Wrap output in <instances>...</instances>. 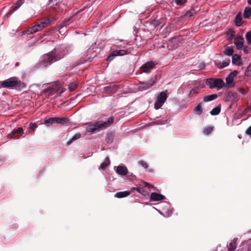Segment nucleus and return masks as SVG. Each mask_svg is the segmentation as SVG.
Masks as SVG:
<instances>
[{"label":"nucleus","mask_w":251,"mask_h":251,"mask_svg":"<svg viewBox=\"0 0 251 251\" xmlns=\"http://www.w3.org/2000/svg\"><path fill=\"white\" fill-rule=\"evenodd\" d=\"M0 87L5 88H15L18 91H21L26 86L25 82H22L17 77H12L4 81L0 82Z\"/></svg>","instance_id":"f257e3e1"},{"label":"nucleus","mask_w":251,"mask_h":251,"mask_svg":"<svg viewBox=\"0 0 251 251\" xmlns=\"http://www.w3.org/2000/svg\"><path fill=\"white\" fill-rule=\"evenodd\" d=\"M114 122V118L112 117L108 118V119L103 123L96 122L94 124H90L86 127V131L87 132L95 133L101 130L105 129Z\"/></svg>","instance_id":"f03ea898"},{"label":"nucleus","mask_w":251,"mask_h":251,"mask_svg":"<svg viewBox=\"0 0 251 251\" xmlns=\"http://www.w3.org/2000/svg\"><path fill=\"white\" fill-rule=\"evenodd\" d=\"M168 98L167 91H163L158 93L156 96V100L154 104V108L159 109L165 102Z\"/></svg>","instance_id":"7ed1b4c3"},{"label":"nucleus","mask_w":251,"mask_h":251,"mask_svg":"<svg viewBox=\"0 0 251 251\" xmlns=\"http://www.w3.org/2000/svg\"><path fill=\"white\" fill-rule=\"evenodd\" d=\"M63 1V0H49V4L57 12H62L66 9L65 3Z\"/></svg>","instance_id":"20e7f679"},{"label":"nucleus","mask_w":251,"mask_h":251,"mask_svg":"<svg viewBox=\"0 0 251 251\" xmlns=\"http://www.w3.org/2000/svg\"><path fill=\"white\" fill-rule=\"evenodd\" d=\"M156 78L151 77L148 81L140 82L138 87L139 90L143 91L151 88L155 83Z\"/></svg>","instance_id":"39448f33"},{"label":"nucleus","mask_w":251,"mask_h":251,"mask_svg":"<svg viewBox=\"0 0 251 251\" xmlns=\"http://www.w3.org/2000/svg\"><path fill=\"white\" fill-rule=\"evenodd\" d=\"M207 84L210 89L217 88L221 89L225 86V83L221 79L210 78L207 80Z\"/></svg>","instance_id":"423d86ee"},{"label":"nucleus","mask_w":251,"mask_h":251,"mask_svg":"<svg viewBox=\"0 0 251 251\" xmlns=\"http://www.w3.org/2000/svg\"><path fill=\"white\" fill-rule=\"evenodd\" d=\"M52 51H53V55L55 56L56 61L63 58L68 53V51L64 47L54 49Z\"/></svg>","instance_id":"0eeeda50"},{"label":"nucleus","mask_w":251,"mask_h":251,"mask_svg":"<svg viewBox=\"0 0 251 251\" xmlns=\"http://www.w3.org/2000/svg\"><path fill=\"white\" fill-rule=\"evenodd\" d=\"M56 61L55 56L53 55V51H52L49 53L45 54L42 60V63L45 67Z\"/></svg>","instance_id":"6e6552de"},{"label":"nucleus","mask_w":251,"mask_h":251,"mask_svg":"<svg viewBox=\"0 0 251 251\" xmlns=\"http://www.w3.org/2000/svg\"><path fill=\"white\" fill-rule=\"evenodd\" d=\"M129 51L126 50H115L113 51L107 57V60L111 61L118 56H123L129 53Z\"/></svg>","instance_id":"1a4fd4ad"},{"label":"nucleus","mask_w":251,"mask_h":251,"mask_svg":"<svg viewBox=\"0 0 251 251\" xmlns=\"http://www.w3.org/2000/svg\"><path fill=\"white\" fill-rule=\"evenodd\" d=\"M155 64L152 61H148L141 67V71L145 73H149L153 68Z\"/></svg>","instance_id":"9d476101"},{"label":"nucleus","mask_w":251,"mask_h":251,"mask_svg":"<svg viewBox=\"0 0 251 251\" xmlns=\"http://www.w3.org/2000/svg\"><path fill=\"white\" fill-rule=\"evenodd\" d=\"M24 2V0H18L14 5L10 8L9 12L6 15H10L17 10Z\"/></svg>","instance_id":"9b49d317"},{"label":"nucleus","mask_w":251,"mask_h":251,"mask_svg":"<svg viewBox=\"0 0 251 251\" xmlns=\"http://www.w3.org/2000/svg\"><path fill=\"white\" fill-rule=\"evenodd\" d=\"M165 199V197L156 193H152L150 196L151 201H155Z\"/></svg>","instance_id":"f8f14e48"},{"label":"nucleus","mask_w":251,"mask_h":251,"mask_svg":"<svg viewBox=\"0 0 251 251\" xmlns=\"http://www.w3.org/2000/svg\"><path fill=\"white\" fill-rule=\"evenodd\" d=\"M168 47L170 50L176 49L178 46V40L176 38H172L169 40L168 43Z\"/></svg>","instance_id":"ddd939ff"},{"label":"nucleus","mask_w":251,"mask_h":251,"mask_svg":"<svg viewBox=\"0 0 251 251\" xmlns=\"http://www.w3.org/2000/svg\"><path fill=\"white\" fill-rule=\"evenodd\" d=\"M42 29L40 28V25H39V24H37L29 27L25 32L26 33V34H30L34 33H35L37 31H40Z\"/></svg>","instance_id":"4468645a"},{"label":"nucleus","mask_w":251,"mask_h":251,"mask_svg":"<svg viewBox=\"0 0 251 251\" xmlns=\"http://www.w3.org/2000/svg\"><path fill=\"white\" fill-rule=\"evenodd\" d=\"M116 173L121 176H126L128 173V170L126 166H118L117 167Z\"/></svg>","instance_id":"2eb2a0df"},{"label":"nucleus","mask_w":251,"mask_h":251,"mask_svg":"<svg viewBox=\"0 0 251 251\" xmlns=\"http://www.w3.org/2000/svg\"><path fill=\"white\" fill-rule=\"evenodd\" d=\"M87 55L86 56L85 61H91L92 59L96 56V53L93 50V49L90 48L87 51Z\"/></svg>","instance_id":"dca6fc26"},{"label":"nucleus","mask_w":251,"mask_h":251,"mask_svg":"<svg viewBox=\"0 0 251 251\" xmlns=\"http://www.w3.org/2000/svg\"><path fill=\"white\" fill-rule=\"evenodd\" d=\"M234 44L238 50L242 49L244 44V38L241 36L236 38L234 40Z\"/></svg>","instance_id":"f3484780"},{"label":"nucleus","mask_w":251,"mask_h":251,"mask_svg":"<svg viewBox=\"0 0 251 251\" xmlns=\"http://www.w3.org/2000/svg\"><path fill=\"white\" fill-rule=\"evenodd\" d=\"M232 62L234 65L240 66L242 65L241 57L239 55L235 54L232 57Z\"/></svg>","instance_id":"a211bd4d"},{"label":"nucleus","mask_w":251,"mask_h":251,"mask_svg":"<svg viewBox=\"0 0 251 251\" xmlns=\"http://www.w3.org/2000/svg\"><path fill=\"white\" fill-rule=\"evenodd\" d=\"M203 85H201V84H200L199 86H197L195 87H194L190 91L189 94V97H192L194 95L198 94L200 92L201 89L203 88Z\"/></svg>","instance_id":"6ab92c4d"},{"label":"nucleus","mask_w":251,"mask_h":251,"mask_svg":"<svg viewBox=\"0 0 251 251\" xmlns=\"http://www.w3.org/2000/svg\"><path fill=\"white\" fill-rule=\"evenodd\" d=\"M130 193V192L128 191L119 192L115 194V197L118 198H123L129 196Z\"/></svg>","instance_id":"aec40b11"},{"label":"nucleus","mask_w":251,"mask_h":251,"mask_svg":"<svg viewBox=\"0 0 251 251\" xmlns=\"http://www.w3.org/2000/svg\"><path fill=\"white\" fill-rule=\"evenodd\" d=\"M217 97L218 96L217 94H212L211 95L207 96L203 98V101L204 102L210 101L216 99Z\"/></svg>","instance_id":"412c9836"},{"label":"nucleus","mask_w":251,"mask_h":251,"mask_svg":"<svg viewBox=\"0 0 251 251\" xmlns=\"http://www.w3.org/2000/svg\"><path fill=\"white\" fill-rule=\"evenodd\" d=\"M75 19V16L73 15L68 18L65 19L62 22V24L63 26H67V25H69L71 22L74 21V20Z\"/></svg>","instance_id":"4be33fe9"},{"label":"nucleus","mask_w":251,"mask_h":251,"mask_svg":"<svg viewBox=\"0 0 251 251\" xmlns=\"http://www.w3.org/2000/svg\"><path fill=\"white\" fill-rule=\"evenodd\" d=\"M234 23L236 26H239L242 24V19L240 14H237L235 18Z\"/></svg>","instance_id":"5701e85b"},{"label":"nucleus","mask_w":251,"mask_h":251,"mask_svg":"<svg viewBox=\"0 0 251 251\" xmlns=\"http://www.w3.org/2000/svg\"><path fill=\"white\" fill-rule=\"evenodd\" d=\"M54 119V123L57 124H64L67 123L69 121L68 119L65 118H59V117H55Z\"/></svg>","instance_id":"b1692460"},{"label":"nucleus","mask_w":251,"mask_h":251,"mask_svg":"<svg viewBox=\"0 0 251 251\" xmlns=\"http://www.w3.org/2000/svg\"><path fill=\"white\" fill-rule=\"evenodd\" d=\"M230 63V60L229 59H226L223 61L221 63H219L217 64V66L220 69L224 68L226 67H227Z\"/></svg>","instance_id":"393cba45"},{"label":"nucleus","mask_w":251,"mask_h":251,"mask_svg":"<svg viewBox=\"0 0 251 251\" xmlns=\"http://www.w3.org/2000/svg\"><path fill=\"white\" fill-rule=\"evenodd\" d=\"M133 189L135 190L141 194L142 195H143L144 196H146L148 195V194H149V193L147 191H146V190H145L143 188H142L141 187H133Z\"/></svg>","instance_id":"a878e982"},{"label":"nucleus","mask_w":251,"mask_h":251,"mask_svg":"<svg viewBox=\"0 0 251 251\" xmlns=\"http://www.w3.org/2000/svg\"><path fill=\"white\" fill-rule=\"evenodd\" d=\"M194 112L198 115H201L202 113V103H200L194 109Z\"/></svg>","instance_id":"bb28decb"},{"label":"nucleus","mask_w":251,"mask_h":251,"mask_svg":"<svg viewBox=\"0 0 251 251\" xmlns=\"http://www.w3.org/2000/svg\"><path fill=\"white\" fill-rule=\"evenodd\" d=\"M220 111L221 106L220 105H219L213 108L210 113L211 115H217L220 113Z\"/></svg>","instance_id":"cd10ccee"},{"label":"nucleus","mask_w":251,"mask_h":251,"mask_svg":"<svg viewBox=\"0 0 251 251\" xmlns=\"http://www.w3.org/2000/svg\"><path fill=\"white\" fill-rule=\"evenodd\" d=\"M243 15L245 18H248L250 17L251 16V8L246 7L244 11Z\"/></svg>","instance_id":"c85d7f7f"},{"label":"nucleus","mask_w":251,"mask_h":251,"mask_svg":"<svg viewBox=\"0 0 251 251\" xmlns=\"http://www.w3.org/2000/svg\"><path fill=\"white\" fill-rule=\"evenodd\" d=\"M237 238H234L233 240L231 241V242L229 244V248L231 250H234L236 247V242L237 241Z\"/></svg>","instance_id":"c756f323"},{"label":"nucleus","mask_w":251,"mask_h":251,"mask_svg":"<svg viewBox=\"0 0 251 251\" xmlns=\"http://www.w3.org/2000/svg\"><path fill=\"white\" fill-rule=\"evenodd\" d=\"M233 51L232 47H228L225 49V53L228 56H230L233 54Z\"/></svg>","instance_id":"7c9ffc66"},{"label":"nucleus","mask_w":251,"mask_h":251,"mask_svg":"<svg viewBox=\"0 0 251 251\" xmlns=\"http://www.w3.org/2000/svg\"><path fill=\"white\" fill-rule=\"evenodd\" d=\"M50 20L49 19L46 20L44 21L41 22L40 23H38L40 25V28L42 29L43 28L46 27L50 24Z\"/></svg>","instance_id":"2f4dec72"},{"label":"nucleus","mask_w":251,"mask_h":251,"mask_svg":"<svg viewBox=\"0 0 251 251\" xmlns=\"http://www.w3.org/2000/svg\"><path fill=\"white\" fill-rule=\"evenodd\" d=\"M195 12H196L195 9H191L186 12L184 16L186 17L190 18L195 13Z\"/></svg>","instance_id":"473e14b6"},{"label":"nucleus","mask_w":251,"mask_h":251,"mask_svg":"<svg viewBox=\"0 0 251 251\" xmlns=\"http://www.w3.org/2000/svg\"><path fill=\"white\" fill-rule=\"evenodd\" d=\"M81 136V135L80 133H76L75 134L68 142V144L70 145L74 141L78 139Z\"/></svg>","instance_id":"72a5a7b5"},{"label":"nucleus","mask_w":251,"mask_h":251,"mask_svg":"<svg viewBox=\"0 0 251 251\" xmlns=\"http://www.w3.org/2000/svg\"><path fill=\"white\" fill-rule=\"evenodd\" d=\"M53 123H54V118H49V119L46 120L44 122V124L48 126H50Z\"/></svg>","instance_id":"f704fd0d"},{"label":"nucleus","mask_w":251,"mask_h":251,"mask_svg":"<svg viewBox=\"0 0 251 251\" xmlns=\"http://www.w3.org/2000/svg\"><path fill=\"white\" fill-rule=\"evenodd\" d=\"M245 37H246V39L247 43L249 45H251V30L247 32L246 33Z\"/></svg>","instance_id":"c9c22d12"},{"label":"nucleus","mask_w":251,"mask_h":251,"mask_svg":"<svg viewBox=\"0 0 251 251\" xmlns=\"http://www.w3.org/2000/svg\"><path fill=\"white\" fill-rule=\"evenodd\" d=\"M77 85L75 82H72L69 84V88L70 91H73L76 88Z\"/></svg>","instance_id":"e433bc0d"},{"label":"nucleus","mask_w":251,"mask_h":251,"mask_svg":"<svg viewBox=\"0 0 251 251\" xmlns=\"http://www.w3.org/2000/svg\"><path fill=\"white\" fill-rule=\"evenodd\" d=\"M138 164L141 165L143 168L147 169L148 167V164L144 161L141 160L138 162Z\"/></svg>","instance_id":"4c0bfd02"},{"label":"nucleus","mask_w":251,"mask_h":251,"mask_svg":"<svg viewBox=\"0 0 251 251\" xmlns=\"http://www.w3.org/2000/svg\"><path fill=\"white\" fill-rule=\"evenodd\" d=\"M233 80V78H232L231 77H230L228 75L226 79V83L228 84H230L231 83H232Z\"/></svg>","instance_id":"58836bf2"},{"label":"nucleus","mask_w":251,"mask_h":251,"mask_svg":"<svg viewBox=\"0 0 251 251\" xmlns=\"http://www.w3.org/2000/svg\"><path fill=\"white\" fill-rule=\"evenodd\" d=\"M213 130V128L212 127H210V126H209L207 128H206L204 130V133L205 134H208L209 133H210Z\"/></svg>","instance_id":"ea45409f"},{"label":"nucleus","mask_w":251,"mask_h":251,"mask_svg":"<svg viewBox=\"0 0 251 251\" xmlns=\"http://www.w3.org/2000/svg\"><path fill=\"white\" fill-rule=\"evenodd\" d=\"M238 72L237 71L234 70V71L230 73V74L228 75H229L230 77L234 79V77L236 76Z\"/></svg>","instance_id":"a19ab883"},{"label":"nucleus","mask_w":251,"mask_h":251,"mask_svg":"<svg viewBox=\"0 0 251 251\" xmlns=\"http://www.w3.org/2000/svg\"><path fill=\"white\" fill-rule=\"evenodd\" d=\"M14 132L15 133H19V134H21L23 132V129L22 127H19L18 128V129H15V130H14Z\"/></svg>","instance_id":"79ce46f5"},{"label":"nucleus","mask_w":251,"mask_h":251,"mask_svg":"<svg viewBox=\"0 0 251 251\" xmlns=\"http://www.w3.org/2000/svg\"><path fill=\"white\" fill-rule=\"evenodd\" d=\"M227 34L230 35V38H232L235 35V31L232 29H230L228 31Z\"/></svg>","instance_id":"37998d69"},{"label":"nucleus","mask_w":251,"mask_h":251,"mask_svg":"<svg viewBox=\"0 0 251 251\" xmlns=\"http://www.w3.org/2000/svg\"><path fill=\"white\" fill-rule=\"evenodd\" d=\"M37 127V125L35 123H30L29 125V128L30 129H34Z\"/></svg>","instance_id":"c03bdc74"},{"label":"nucleus","mask_w":251,"mask_h":251,"mask_svg":"<svg viewBox=\"0 0 251 251\" xmlns=\"http://www.w3.org/2000/svg\"><path fill=\"white\" fill-rule=\"evenodd\" d=\"M103 162L105 163V164L107 165V166L110 164V161L109 158L108 156L105 158Z\"/></svg>","instance_id":"a18cd8bd"},{"label":"nucleus","mask_w":251,"mask_h":251,"mask_svg":"<svg viewBox=\"0 0 251 251\" xmlns=\"http://www.w3.org/2000/svg\"><path fill=\"white\" fill-rule=\"evenodd\" d=\"M144 185H145V187H148L149 188H154L153 186L151 185V184H150V183H149L148 182H144Z\"/></svg>","instance_id":"49530a36"},{"label":"nucleus","mask_w":251,"mask_h":251,"mask_svg":"<svg viewBox=\"0 0 251 251\" xmlns=\"http://www.w3.org/2000/svg\"><path fill=\"white\" fill-rule=\"evenodd\" d=\"M246 133L248 135H251V126L247 128Z\"/></svg>","instance_id":"de8ad7c7"},{"label":"nucleus","mask_w":251,"mask_h":251,"mask_svg":"<svg viewBox=\"0 0 251 251\" xmlns=\"http://www.w3.org/2000/svg\"><path fill=\"white\" fill-rule=\"evenodd\" d=\"M107 167V165L103 162L102 163H101L100 166V167L102 169H104Z\"/></svg>","instance_id":"09e8293b"},{"label":"nucleus","mask_w":251,"mask_h":251,"mask_svg":"<svg viewBox=\"0 0 251 251\" xmlns=\"http://www.w3.org/2000/svg\"><path fill=\"white\" fill-rule=\"evenodd\" d=\"M182 0H176V2L177 4H180L181 3Z\"/></svg>","instance_id":"8fccbe9b"},{"label":"nucleus","mask_w":251,"mask_h":251,"mask_svg":"<svg viewBox=\"0 0 251 251\" xmlns=\"http://www.w3.org/2000/svg\"><path fill=\"white\" fill-rule=\"evenodd\" d=\"M201 67H200L199 70H201V69H203L204 66L203 64H201Z\"/></svg>","instance_id":"3c124183"},{"label":"nucleus","mask_w":251,"mask_h":251,"mask_svg":"<svg viewBox=\"0 0 251 251\" xmlns=\"http://www.w3.org/2000/svg\"><path fill=\"white\" fill-rule=\"evenodd\" d=\"M248 251H251V244L249 246Z\"/></svg>","instance_id":"603ef678"},{"label":"nucleus","mask_w":251,"mask_h":251,"mask_svg":"<svg viewBox=\"0 0 251 251\" xmlns=\"http://www.w3.org/2000/svg\"><path fill=\"white\" fill-rule=\"evenodd\" d=\"M247 2L249 5H251V0H247Z\"/></svg>","instance_id":"864d4df0"},{"label":"nucleus","mask_w":251,"mask_h":251,"mask_svg":"<svg viewBox=\"0 0 251 251\" xmlns=\"http://www.w3.org/2000/svg\"><path fill=\"white\" fill-rule=\"evenodd\" d=\"M244 91V89H243V88H241V89H240V91L241 92H242V91Z\"/></svg>","instance_id":"5fc2aeb1"}]
</instances>
